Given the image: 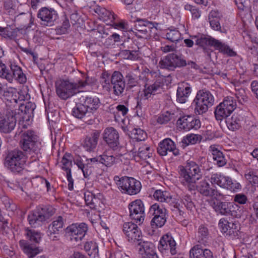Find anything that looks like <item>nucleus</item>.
<instances>
[{
  "label": "nucleus",
  "mask_w": 258,
  "mask_h": 258,
  "mask_svg": "<svg viewBox=\"0 0 258 258\" xmlns=\"http://www.w3.org/2000/svg\"><path fill=\"white\" fill-rule=\"evenodd\" d=\"M20 150L26 155L33 156L39 153L41 143L39 136L32 130L20 131L18 133Z\"/></svg>",
  "instance_id": "1"
},
{
  "label": "nucleus",
  "mask_w": 258,
  "mask_h": 258,
  "mask_svg": "<svg viewBox=\"0 0 258 258\" xmlns=\"http://www.w3.org/2000/svg\"><path fill=\"white\" fill-rule=\"evenodd\" d=\"M200 169L194 161L188 160L185 167H178L179 181L189 190L195 188L194 183L200 178Z\"/></svg>",
  "instance_id": "2"
},
{
  "label": "nucleus",
  "mask_w": 258,
  "mask_h": 258,
  "mask_svg": "<svg viewBox=\"0 0 258 258\" xmlns=\"http://www.w3.org/2000/svg\"><path fill=\"white\" fill-rule=\"evenodd\" d=\"M100 83L104 89L108 91L111 87L113 93L117 96H122L125 88L124 77L119 71H114L111 77L106 71L102 73Z\"/></svg>",
  "instance_id": "3"
},
{
  "label": "nucleus",
  "mask_w": 258,
  "mask_h": 258,
  "mask_svg": "<svg viewBox=\"0 0 258 258\" xmlns=\"http://www.w3.org/2000/svg\"><path fill=\"white\" fill-rule=\"evenodd\" d=\"M88 85L86 80L72 82L68 80H60L55 83L56 92L59 98L67 100L82 92V89Z\"/></svg>",
  "instance_id": "4"
},
{
  "label": "nucleus",
  "mask_w": 258,
  "mask_h": 258,
  "mask_svg": "<svg viewBox=\"0 0 258 258\" xmlns=\"http://www.w3.org/2000/svg\"><path fill=\"white\" fill-rule=\"evenodd\" d=\"M26 155L20 149L9 151L5 158L4 165L14 174H20L25 169Z\"/></svg>",
  "instance_id": "5"
},
{
  "label": "nucleus",
  "mask_w": 258,
  "mask_h": 258,
  "mask_svg": "<svg viewBox=\"0 0 258 258\" xmlns=\"http://www.w3.org/2000/svg\"><path fill=\"white\" fill-rule=\"evenodd\" d=\"M55 213V209L50 205H39L29 212L27 220L32 227H39Z\"/></svg>",
  "instance_id": "6"
},
{
  "label": "nucleus",
  "mask_w": 258,
  "mask_h": 258,
  "mask_svg": "<svg viewBox=\"0 0 258 258\" xmlns=\"http://www.w3.org/2000/svg\"><path fill=\"white\" fill-rule=\"evenodd\" d=\"M214 100L210 91L205 90L198 91L192 103L195 113L201 115L206 113L208 108L214 104Z\"/></svg>",
  "instance_id": "7"
},
{
  "label": "nucleus",
  "mask_w": 258,
  "mask_h": 258,
  "mask_svg": "<svg viewBox=\"0 0 258 258\" xmlns=\"http://www.w3.org/2000/svg\"><path fill=\"white\" fill-rule=\"evenodd\" d=\"M114 180L118 188L123 194L135 195L140 191L142 188L140 181L133 177L123 176L120 178L115 176Z\"/></svg>",
  "instance_id": "8"
},
{
  "label": "nucleus",
  "mask_w": 258,
  "mask_h": 258,
  "mask_svg": "<svg viewBox=\"0 0 258 258\" xmlns=\"http://www.w3.org/2000/svg\"><path fill=\"white\" fill-rule=\"evenodd\" d=\"M220 198L214 199L210 203V205L217 215L232 216L239 218L241 217L240 211L235 210L237 207L233 202L223 201Z\"/></svg>",
  "instance_id": "9"
},
{
  "label": "nucleus",
  "mask_w": 258,
  "mask_h": 258,
  "mask_svg": "<svg viewBox=\"0 0 258 258\" xmlns=\"http://www.w3.org/2000/svg\"><path fill=\"white\" fill-rule=\"evenodd\" d=\"M12 74L9 73L5 64L0 63V77L6 79L12 83L14 79L17 81L20 84H24L26 82V75L24 74L22 68L15 63H11L9 65Z\"/></svg>",
  "instance_id": "10"
},
{
  "label": "nucleus",
  "mask_w": 258,
  "mask_h": 258,
  "mask_svg": "<svg viewBox=\"0 0 258 258\" xmlns=\"http://www.w3.org/2000/svg\"><path fill=\"white\" fill-rule=\"evenodd\" d=\"M236 100L233 97L227 96L218 105L214 110V114L217 121H221L227 118L236 109Z\"/></svg>",
  "instance_id": "11"
},
{
  "label": "nucleus",
  "mask_w": 258,
  "mask_h": 258,
  "mask_svg": "<svg viewBox=\"0 0 258 258\" xmlns=\"http://www.w3.org/2000/svg\"><path fill=\"white\" fill-rule=\"evenodd\" d=\"M37 17L43 27H52L56 25L59 20L57 12L50 7H42L38 11Z\"/></svg>",
  "instance_id": "12"
},
{
  "label": "nucleus",
  "mask_w": 258,
  "mask_h": 258,
  "mask_svg": "<svg viewBox=\"0 0 258 258\" xmlns=\"http://www.w3.org/2000/svg\"><path fill=\"white\" fill-rule=\"evenodd\" d=\"M212 184H217L220 187L226 189L232 192H236L241 189V184L236 180H233L229 176H225L221 173H213L210 179Z\"/></svg>",
  "instance_id": "13"
},
{
  "label": "nucleus",
  "mask_w": 258,
  "mask_h": 258,
  "mask_svg": "<svg viewBox=\"0 0 258 258\" xmlns=\"http://www.w3.org/2000/svg\"><path fill=\"white\" fill-rule=\"evenodd\" d=\"M164 86L163 79L160 77L157 78L152 84H146L138 100L137 107L141 108L143 103L147 101L151 95L161 93L163 91Z\"/></svg>",
  "instance_id": "14"
},
{
  "label": "nucleus",
  "mask_w": 258,
  "mask_h": 258,
  "mask_svg": "<svg viewBox=\"0 0 258 258\" xmlns=\"http://www.w3.org/2000/svg\"><path fill=\"white\" fill-rule=\"evenodd\" d=\"M213 185H211L206 180H202L197 184H196V182L194 183L195 188L192 190L197 189L203 197L211 198L213 199L217 198L224 199L225 195Z\"/></svg>",
  "instance_id": "15"
},
{
  "label": "nucleus",
  "mask_w": 258,
  "mask_h": 258,
  "mask_svg": "<svg viewBox=\"0 0 258 258\" xmlns=\"http://www.w3.org/2000/svg\"><path fill=\"white\" fill-rule=\"evenodd\" d=\"M153 197L157 201L167 204L171 207V210L176 209L180 215L183 214L184 212L181 210L182 206L169 191L157 189L155 191Z\"/></svg>",
  "instance_id": "16"
},
{
  "label": "nucleus",
  "mask_w": 258,
  "mask_h": 258,
  "mask_svg": "<svg viewBox=\"0 0 258 258\" xmlns=\"http://www.w3.org/2000/svg\"><path fill=\"white\" fill-rule=\"evenodd\" d=\"M130 217L139 225L144 221L145 213V206L142 200L137 199L130 203L128 205Z\"/></svg>",
  "instance_id": "17"
},
{
  "label": "nucleus",
  "mask_w": 258,
  "mask_h": 258,
  "mask_svg": "<svg viewBox=\"0 0 258 258\" xmlns=\"http://www.w3.org/2000/svg\"><path fill=\"white\" fill-rule=\"evenodd\" d=\"M88 229V225L85 223H74L67 227L66 233L71 240L78 242L83 239Z\"/></svg>",
  "instance_id": "18"
},
{
  "label": "nucleus",
  "mask_w": 258,
  "mask_h": 258,
  "mask_svg": "<svg viewBox=\"0 0 258 258\" xmlns=\"http://www.w3.org/2000/svg\"><path fill=\"white\" fill-rule=\"evenodd\" d=\"M119 134L114 128L109 127L106 128L103 134V139L108 147L114 151L123 149L119 142Z\"/></svg>",
  "instance_id": "19"
},
{
  "label": "nucleus",
  "mask_w": 258,
  "mask_h": 258,
  "mask_svg": "<svg viewBox=\"0 0 258 258\" xmlns=\"http://www.w3.org/2000/svg\"><path fill=\"white\" fill-rule=\"evenodd\" d=\"M158 248L163 254H167L169 252L174 255L177 253L176 243L170 233L164 234L161 237Z\"/></svg>",
  "instance_id": "20"
},
{
  "label": "nucleus",
  "mask_w": 258,
  "mask_h": 258,
  "mask_svg": "<svg viewBox=\"0 0 258 258\" xmlns=\"http://www.w3.org/2000/svg\"><path fill=\"white\" fill-rule=\"evenodd\" d=\"M64 221L65 220L61 216L53 219L52 222L48 225L47 230V234L50 239L52 241L59 239V234L63 230Z\"/></svg>",
  "instance_id": "21"
},
{
  "label": "nucleus",
  "mask_w": 258,
  "mask_h": 258,
  "mask_svg": "<svg viewBox=\"0 0 258 258\" xmlns=\"http://www.w3.org/2000/svg\"><path fill=\"white\" fill-rule=\"evenodd\" d=\"M218 225L221 232L226 236L233 238L238 236L240 228L238 222H229L225 218H222L220 219Z\"/></svg>",
  "instance_id": "22"
},
{
  "label": "nucleus",
  "mask_w": 258,
  "mask_h": 258,
  "mask_svg": "<svg viewBox=\"0 0 258 258\" xmlns=\"http://www.w3.org/2000/svg\"><path fill=\"white\" fill-rule=\"evenodd\" d=\"M158 24L156 22L149 21L145 19L139 20L136 24V35L138 37L147 38L151 36V31L152 29H157Z\"/></svg>",
  "instance_id": "23"
},
{
  "label": "nucleus",
  "mask_w": 258,
  "mask_h": 258,
  "mask_svg": "<svg viewBox=\"0 0 258 258\" xmlns=\"http://www.w3.org/2000/svg\"><path fill=\"white\" fill-rule=\"evenodd\" d=\"M190 37L195 40L196 44L203 49L204 53L209 57H211V53L213 51L209 47H213L216 39L204 34L193 35Z\"/></svg>",
  "instance_id": "24"
},
{
  "label": "nucleus",
  "mask_w": 258,
  "mask_h": 258,
  "mask_svg": "<svg viewBox=\"0 0 258 258\" xmlns=\"http://www.w3.org/2000/svg\"><path fill=\"white\" fill-rule=\"evenodd\" d=\"M123 231L127 240L133 244L140 241L142 237L138 226L132 222H126L123 225Z\"/></svg>",
  "instance_id": "25"
},
{
  "label": "nucleus",
  "mask_w": 258,
  "mask_h": 258,
  "mask_svg": "<svg viewBox=\"0 0 258 258\" xmlns=\"http://www.w3.org/2000/svg\"><path fill=\"white\" fill-rule=\"evenodd\" d=\"M176 124L179 128L188 131L192 129H199L201 127V121L194 116L183 115L177 119Z\"/></svg>",
  "instance_id": "26"
},
{
  "label": "nucleus",
  "mask_w": 258,
  "mask_h": 258,
  "mask_svg": "<svg viewBox=\"0 0 258 258\" xmlns=\"http://www.w3.org/2000/svg\"><path fill=\"white\" fill-rule=\"evenodd\" d=\"M157 150L158 153L162 156L167 155L168 153H172L175 157L180 155L179 150L176 148L175 143L169 138L161 141Z\"/></svg>",
  "instance_id": "27"
},
{
  "label": "nucleus",
  "mask_w": 258,
  "mask_h": 258,
  "mask_svg": "<svg viewBox=\"0 0 258 258\" xmlns=\"http://www.w3.org/2000/svg\"><path fill=\"white\" fill-rule=\"evenodd\" d=\"M72 159V155L71 153H66L61 160V169L66 172V176L68 181V189L70 190L73 189L74 185V180L71 174Z\"/></svg>",
  "instance_id": "28"
},
{
  "label": "nucleus",
  "mask_w": 258,
  "mask_h": 258,
  "mask_svg": "<svg viewBox=\"0 0 258 258\" xmlns=\"http://www.w3.org/2000/svg\"><path fill=\"white\" fill-rule=\"evenodd\" d=\"M100 136V132L97 130L93 131L90 135L86 136L82 143V146L85 151L89 152H94L97 147Z\"/></svg>",
  "instance_id": "29"
},
{
  "label": "nucleus",
  "mask_w": 258,
  "mask_h": 258,
  "mask_svg": "<svg viewBox=\"0 0 258 258\" xmlns=\"http://www.w3.org/2000/svg\"><path fill=\"white\" fill-rule=\"evenodd\" d=\"M16 117L13 112H9L6 117L2 116L0 117V132L10 133L16 126Z\"/></svg>",
  "instance_id": "30"
},
{
  "label": "nucleus",
  "mask_w": 258,
  "mask_h": 258,
  "mask_svg": "<svg viewBox=\"0 0 258 258\" xmlns=\"http://www.w3.org/2000/svg\"><path fill=\"white\" fill-rule=\"evenodd\" d=\"M34 20L31 13H21L15 17L14 21L15 25L22 30L30 28L33 24Z\"/></svg>",
  "instance_id": "31"
},
{
  "label": "nucleus",
  "mask_w": 258,
  "mask_h": 258,
  "mask_svg": "<svg viewBox=\"0 0 258 258\" xmlns=\"http://www.w3.org/2000/svg\"><path fill=\"white\" fill-rule=\"evenodd\" d=\"M79 100L83 102L89 112L97 110L100 106V100L96 96L79 95Z\"/></svg>",
  "instance_id": "32"
},
{
  "label": "nucleus",
  "mask_w": 258,
  "mask_h": 258,
  "mask_svg": "<svg viewBox=\"0 0 258 258\" xmlns=\"http://www.w3.org/2000/svg\"><path fill=\"white\" fill-rule=\"evenodd\" d=\"M103 196L101 194H98L95 195L91 191H87L84 192V198L86 205L89 207L91 209H97L98 207H101V198Z\"/></svg>",
  "instance_id": "33"
},
{
  "label": "nucleus",
  "mask_w": 258,
  "mask_h": 258,
  "mask_svg": "<svg viewBox=\"0 0 258 258\" xmlns=\"http://www.w3.org/2000/svg\"><path fill=\"white\" fill-rule=\"evenodd\" d=\"M139 251L143 258H158L153 244L148 241L138 242Z\"/></svg>",
  "instance_id": "34"
},
{
  "label": "nucleus",
  "mask_w": 258,
  "mask_h": 258,
  "mask_svg": "<svg viewBox=\"0 0 258 258\" xmlns=\"http://www.w3.org/2000/svg\"><path fill=\"white\" fill-rule=\"evenodd\" d=\"M19 243L21 249L28 258H34L42 251L35 244L30 243V242L25 240H20Z\"/></svg>",
  "instance_id": "35"
},
{
  "label": "nucleus",
  "mask_w": 258,
  "mask_h": 258,
  "mask_svg": "<svg viewBox=\"0 0 258 258\" xmlns=\"http://www.w3.org/2000/svg\"><path fill=\"white\" fill-rule=\"evenodd\" d=\"M191 92L190 85L183 82L178 84L176 92V100L180 103H184L187 100Z\"/></svg>",
  "instance_id": "36"
},
{
  "label": "nucleus",
  "mask_w": 258,
  "mask_h": 258,
  "mask_svg": "<svg viewBox=\"0 0 258 258\" xmlns=\"http://www.w3.org/2000/svg\"><path fill=\"white\" fill-rule=\"evenodd\" d=\"M209 151L211 152L215 164L218 167H222L226 165L227 161L223 152L216 145H211L209 147Z\"/></svg>",
  "instance_id": "37"
},
{
  "label": "nucleus",
  "mask_w": 258,
  "mask_h": 258,
  "mask_svg": "<svg viewBox=\"0 0 258 258\" xmlns=\"http://www.w3.org/2000/svg\"><path fill=\"white\" fill-rule=\"evenodd\" d=\"M190 258H213L212 252L209 249H203L200 245H196L189 251Z\"/></svg>",
  "instance_id": "38"
},
{
  "label": "nucleus",
  "mask_w": 258,
  "mask_h": 258,
  "mask_svg": "<svg viewBox=\"0 0 258 258\" xmlns=\"http://www.w3.org/2000/svg\"><path fill=\"white\" fill-rule=\"evenodd\" d=\"M225 122L229 130L235 131L241 127L243 117L237 114H233L231 117L226 118Z\"/></svg>",
  "instance_id": "39"
},
{
  "label": "nucleus",
  "mask_w": 258,
  "mask_h": 258,
  "mask_svg": "<svg viewBox=\"0 0 258 258\" xmlns=\"http://www.w3.org/2000/svg\"><path fill=\"white\" fill-rule=\"evenodd\" d=\"M74 162L82 170L85 178H87L92 173L93 166L92 164L87 161V159H86V163H84L83 159L78 156L75 159H74Z\"/></svg>",
  "instance_id": "40"
},
{
  "label": "nucleus",
  "mask_w": 258,
  "mask_h": 258,
  "mask_svg": "<svg viewBox=\"0 0 258 258\" xmlns=\"http://www.w3.org/2000/svg\"><path fill=\"white\" fill-rule=\"evenodd\" d=\"M213 47L219 52L229 56H235L236 52L231 49L227 44L218 39H215Z\"/></svg>",
  "instance_id": "41"
},
{
  "label": "nucleus",
  "mask_w": 258,
  "mask_h": 258,
  "mask_svg": "<svg viewBox=\"0 0 258 258\" xmlns=\"http://www.w3.org/2000/svg\"><path fill=\"white\" fill-rule=\"evenodd\" d=\"M195 237L198 242L205 244L209 237L208 228L203 224L200 225L196 233Z\"/></svg>",
  "instance_id": "42"
},
{
  "label": "nucleus",
  "mask_w": 258,
  "mask_h": 258,
  "mask_svg": "<svg viewBox=\"0 0 258 258\" xmlns=\"http://www.w3.org/2000/svg\"><path fill=\"white\" fill-rule=\"evenodd\" d=\"M89 113L83 102H81L79 97L78 96L77 102L76 106L72 109V115L76 118L81 119Z\"/></svg>",
  "instance_id": "43"
},
{
  "label": "nucleus",
  "mask_w": 258,
  "mask_h": 258,
  "mask_svg": "<svg viewBox=\"0 0 258 258\" xmlns=\"http://www.w3.org/2000/svg\"><path fill=\"white\" fill-rule=\"evenodd\" d=\"M116 162V156H114L109 151L106 150L100 155V163L107 167H112Z\"/></svg>",
  "instance_id": "44"
},
{
  "label": "nucleus",
  "mask_w": 258,
  "mask_h": 258,
  "mask_svg": "<svg viewBox=\"0 0 258 258\" xmlns=\"http://www.w3.org/2000/svg\"><path fill=\"white\" fill-rule=\"evenodd\" d=\"M95 12L98 14L100 19L105 22H112L115 19L114 14L104 8H97Z\"/></svg>",
  "instance_id": "45"
},
{
  "label": "nucleus",
  "mask_w": 258,
  "mask_h": 258,
  "mask_svg": "<svg viewBox=\"0 0 258 258\" xmlns=\"http://www.w3.org/2000/svg\"><path fill=\"white\" fill-rule=\"evenodd\" d=\"M124 80L126 85V90H130L139 84L138 77L133 72L126 73Z\"/></svg>",
  "instance_id": "46"
},
{
  "label": "nucleus",
  "mask_w": 258,
  "mask_h": 258,
  "mask_svg": "<svg viewBox=\"0 0 258 258\" xmlns=\"http://www.w3.org/2000/svg\"><path fill=\"white\" fill-rule=\"evenodd\" d=\"M171 58L172 53L162 58L159 62V67L160 68L170 71H174V66Z\"/></svg>",
  "instance_id": "47"
},
{
  "label": "nucleus",
  "mask_w": 258,
  "mask_h": 258,
  "mask_svg": "<svg viewBox=\"0 0 258 258\" xmlns=\"http://www.w3.org/2000/svg\"><path fill=\"white\" fill-rule=\"evenodd\" d=\"M152 149L147 145H143L138 150L137 155L135 156L136 159L139 158L143 160H146L150 158L152 155Z\"/></svg>",
  "instance_id": "48"
},
{
  "label": "nucleus",
  "mask_w": 258,
  "mask_h": 258,
  "mask_svg": "<svg viewBox=\"0 0 258 258\" xmlns=\"http://www.w3.org/2000/svg\"><path fill=\"white\" fill-rule=\"evenodd\" d=\"M84 248L89 256L94 257L98 256V246L96 242L93 241L86 242L84 244Z\"/></svg>",
  "instance_id": "49"
},
{
  "label": "nucleus",
  "mask_w": 258,
  "mask_h": 258,
  "mask_svg": "<svg viewBox=\"0 0 258 258\" xmlns=\"http://www.w3.org/2000/svg\"><path fill=\"white\" fill-rule=\"evenodd\" d=\"M244 177L247 182L252 185H257L258 187V175L256 171L253 169L246 170Z\"/></svg>",
  "instance_id": "50"
},
{
  "label": "nucleus",
  "mask_w": 258,
  "mask_h": 258,
  "mask_svg": "<svg viewBox=\"0 0 258 258\" xmlns=\"http://www.w3.org/2000/svg\"><path fill=\"white\" fill-rule=\"evenodd\" d=\"M130 133L131 137L137 141H144L147 138V133L140 128H134Z\"/></svg>",
  "instance_id": "51"
},
{
  "label": "nucleus",
  "mask_w": 258,
  "mask_h": 258,
  "mask_svg": "<svg viewBox=\"0 0 258 258\" xmlns=\"http://www.w3.org/2000/svg\"><path fill=\"white\" fill-rule=\"evenodd\" d=\"M181 202L184 205L186 209L190 211H194L196 208L195 203L192 201L191 196L188 194L183 195L181 198Z\"/></svg>",
  "instance_id": "52"
},
{
  "label": "nucleus",
  "mask_w": 258,
  "mask_h": 258,
  "mask_svg": "<svg viewBox=\"0 0 258 258\" xmlns=\"http://www.w3.org/2000/svg\"><path fill=\"white\" fill-rule=\"evenodd\" d=\"M172 59L173 60L174 69L177 68H182L187 65L184 57L181 54L172 53Z\"/></svg>",
  "instance_id": "53"
},
{
  "label": "nucleus",
  "mask_w": 258,
  "mask_h": 258,
  "mask_svg": "<svg viewBox=\"0 0 258 258\" xmlns=\"http://www.w3.org/2000/svg\"><path fill=\"white\" fill-rule=\"evenodd\" d=\"M149 213L154 217L160 216L166 214V209L159 206V204L155 203L152 205L150 209Z\"/></svg>",
  "instance_id": "54"
},
{
  "label": "nucleus",
  "mask_w": 258,
  "mask_h": 258,
  "mask_svg": "<svg viewBox=\"0 0 258 258\" xmlns=\"http://www.w3.org/2000/svg\"><path fill=\"white\" fill-rule=\"evenodd\" d=\"M35 108V104L31 102H28L26 105H22L20 107V110L24 113V116L30 118L33 114Z\"/></svg>",
  "instance_id": "55"
},
{
  "label": "nucleus",
  "mask_w": 258,
  "mask_h": 258,
  "mask_svg": "<svg viewBox=\"0 0 258 258\" xmlns=\"http://www.w3.org/2000/svg\"><path fill=\"white\" fill-rule=\"evenodd\" d=\"M157 122L160 124H165L170 121L175 120V114L173 113L167 111L160 114L157 119Z\"/></svg>",
  "instance_id": "56"
},
{
  "label": "nucleus",
  "mask_w": 258,
  "mask_h": 258,
  "mask_svg": "<svg viewBox=\"0 0 258 258\" xmlns=\"http://www.w3.org/2000/svg\"><path fill=\"white\" fill-rule=\"evenodd\" d=\"M164 214L160 216L154 217L151 221V225L153 228L162 227L166 222L167 217Z\"/></svg>",
  "instance_id": "57"
},
{
  "label": "nucleus",
  "mask_w": 258,
  "mask_h": 258,
  "mask_svg": "<svg viewBox=\"0 0 258 258\" xmlns=\"http://www.w3.org/2000/svg\"><path fill=\"white\" fill-rule=\"evenodd\" d=\"M26 236L30 241L36 243H39L41 239V233L34 230L27 229Z\"/></svg>",
  "instance_id": "58"
},
{
  "label": "nucleus",
  "mask_w": 258,
  "mask_h": 258,
  "mask_svg": "<svg viewBox=\"0 0 258 258\" xmlns=\"http://www.w3.org/2000/svg\"><path fill=\"white\" fill-rule=\"evenodd\" d=\"M116 112H114V117L115 120L116 121H119L120 120L119 117V115H118L119 113H120L123 116H124L128 112V108L124 105L121 104H119L116 107Z\"/></svg>",
  "instance_id": "59"
},
{
  "label": "nucleus",
  "mask_w": 258,
  "mask_h": 258,
  "mask_svg": "<svg viewBox=\"0 0 258 258\" xmlns=\"http://www.w3.org/2000/svg\"><path fill=\"white\" fill-rule=\"evenodd\" d=\"M202 138V137L201 135L191 134L187 135L185 138L183 139V140L187 145L195 144L198 142H200Z\"/></svg>",
  "instance_id": "60"
},
{
  "label": "nucleus",
  "mask_w": 258,
  "mask_h": 258,
  "mask_svg": "<svg viewBox=\"0 0 258 258\" xmlns=\"http://www.w3.org/2000/svg\"><path fill=\"white\" fill-rule=\"evenodd\" d=\"M180 36V32L176 29L170 30L166 34L167 39L173 42L178 41Z\"/></svg>",
  "instance_id": "61"
},
{
  "label": "nucleus",
  "mask_w": 258,
  "mask_h": 258,
  "mask_svg": "<svg viewBox=\"0 0 258 258\" xmlns=\"http://www.w3.org/2000/svg\"><path fill=\"white\" fill-rule=\"evenodd\" d=\"M111 22L112 23V27L114 29H117L122 31H127L128 29L127 22L124 20H121L119 22H115L114 20Z\"/></svg>",
  "instance_id": "62"
},
{
  "label": "nucleus",
  "mask_w": 258,
  "mask_h": 258,
  "mask_svg": "<svg viewBox=\"0 0 258 258\" xmlns=\"http://www.w3.org/2000/svg\"><path fill=\"white\" fill-rule=\"evenodd\" d=\"M184 9L185 10L190 12L192 17L194 19H198L201 16L200 11L195 6L187 4L185 5Z\"/></svg>",
  "instance_id": "63"
},
{
  "label": "nucleus",
  "mask_w": 258,
  "mask_h": 258,
  "mask_svg": "<svg viewBox=\"0 0 258 258\" xmlns=\"http://www.w3.org/2000/svg\"><path fill=\"white\" fill-rule=\"evenodd\" d=\"M4 8L10 15H12L16 13V6L14 5L12 0H5L4 2Z\"/></svg>",
  "instance_id": "64"
}]
</instances>
